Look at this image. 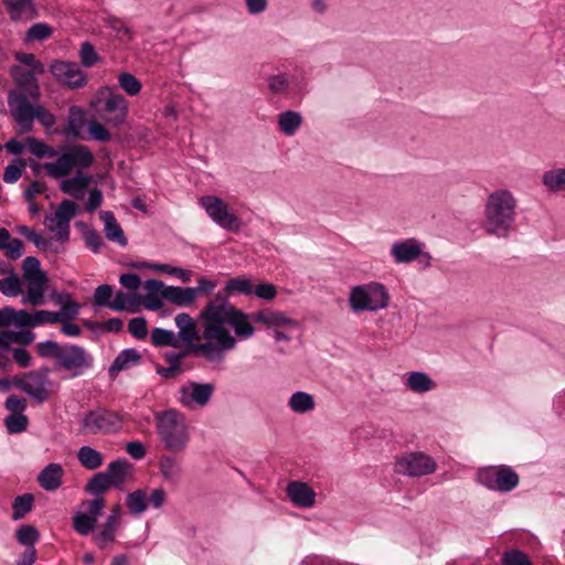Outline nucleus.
<instances>
[{
  "label": "nucleus",
  "mask_w": 565,
  "mask_h": 565,
  "mask_svg": "<svg viewBox=\"0 0 565 565\" xmlns=\"http://www.w3.org/2000/svg\"><path fill=\"white\" fill-rule=\"evenodd\" d=\"M516 207L518 201L511 191L499 189L491 192L483 207V232L499 239H508L516 232Z\"/></svg>",
  "instance_id": "1"
},
{
  "label": "nucleus",
  "mask_w": 565,
  "mask_h": 565,
  "mask_svg": "<svg viewBox=\"0 0 565 565\" xmlns=\"http://www.w3.org/2000/svg\"><path fill=\"white\" fill-rule=\"evenodd\" d=\"M230 308L235 307L228 302L225 294L218 291L214 299L210 300L200 312V319L203 323V338L209 341L215 340L214 345L223 354L236 347L235 338L224 327V324H227Z\"/></svg>",
  "instance_id": "2"
},
{
  "label": "nucleus",
  "mask_w": 565,
  "mask_h": 565,
  "mask_svg": "<svg viewBox=\"0 0 565 565\" xmlns=\"http://www.w3.org/2000/svg\"><path fill=\"white\" fill-rule=\"evenodd\" d=\"M156 427L166 450L172 454L183 452L190 440V431L185 416L170 408L156 414Z\"/></svg>",
  "instance_id": "3"
},
{
  "label": "nucleus",
  "mask_w": 565,
  "mask_h": 565,
  "mask_svg": "<svg viewBox=\"0 0 565 565\" xmlns=\"http://www.w3.org/2000/svg\"><path fill=\"white\" fill-rule=\"evenodd\" d=\"M13 75L15 87L8 94V106L12 117L26 109L32 103H38L41 96L40 85L32 72H21L15 67Z\"/></svg>",
  "instance_id": "4"
},
{
  "label": "nucleus",
  "mask_w": 565,
  "mask_h": 565,
  "mask_svg": "<svg viewBox=\"0 0 565 565\" xmlns=\"http://www.w3.org/2000/svg\"><path fill=\"white\" fill-rule=\"evenodd\" d=\"M64 150L55 162L44 163L47 174L54 179L66 177L74 168L79 170L89 168L94 162V154L84 145L62 147Z\"/></svg>",
  "instance_id": "5"
},
{
  "label": "nucleus",
  "mask_w": 565,
  "mask_h": 565,
  "mask_svg": "<svg viewBox=\"0 0 565 565\" xmlns=\"http://www.w3.org/2000/svg\"><path fill=\"white\" fill-rule=\"evenodd\" d=\"M122 416L110 408L97 407L86 412L79 422L82 435H110L121 430Z\"/></svg>",
  "instance_id": "6"
},
{
  "label": "nucleus",
  "mask_w": 565,
  "mask_h": 565,
  "mask_svg": "<svg viewBox=\"0 0 565 565\" xmlns=\"http://www.w3.org/2000/svg\"><path fill=\"white\" fill-rule=\"evenodd\" d=\"M349 302L354 312L377 311L388 306L390 295L384 285L369 282L354 286L351 289Z\"/></svg>",
  "instance_id": "7"
},
{
  "label": "nucleus",
  "mask_w": 565,
  "mask_h": 565,
  "mask_svg": "<svg viewBox=\"0 0 565 565\" xmlns=\"http://www.w3.org/2000/svg\"><path fill=\"white\" fill-rule=\"evenodd\" d=\"M51 369L42 366L39 370L14 376V386L31 396L38 404H43L50 396L49 374Z\"/></svg>",
  "instance_id": "8"
},
{
  "label": "nucleus",
  "mask_w": 565,
  "mask_h": 565,
  "mask_svg": "<svg viewBox=\"0 0 565 565\" xmlns=\"http://www.w3.org/2000/svg\"><path fill=\"white\" fill-rule=\"evenodd\" d=\"M82 507L85 511L76 512L72 516L74 531L81 536H87L93 533L105 508V499L97 497L93 500L83 501Z\"/></svg>",
  "instance_id": "9"
},
{
  "label": "nucleus",
  "mask_w": 565,
  "mask_h": 565,
  "mask_svg": "<svg viewBox=\"0 0 565 565\" xmlns=\"http://www.w3.org/2000/svg\"><path fill=\"white\" fill-rule=\"evenodd\" d=\"M200 204L218 226L232 232L239 231L242 222L234 213L228 212L225 201L214 195H205L200 199Z\"/></svg>",
  "instance_id": "10"
},
{
  "label": "nucleus",
  "mask_w": 565,
  "mask_h": 565,
  "mask_svg": "<svg viewBox=\"0 0 565 565\" xmlns=\"http://www.w3.org/2000/svg\"><path fill=\"white\" fill-rule=\"evenodd\" d=\"M56 366L77 377L93 366V358L83 347L68 344L63 347Z\"/></svg>",
  "instance_id": "11"
},
{
  "label": "nucleus",
  "mask_w": 565,
  "mask_h": 565,
  "mask_svg": "<svg viewBox=\"0 0 565 565\" xmlns=\"http://www.w3.org/2000/svg\"><path fill=\"white\" fill-rule=\"evenodd\" d=\"M53 77L70 89L83 88L87 84V75L76 62L55 60L50 65Z\"/></svg>",
  "instance_id": "12"
},
{
  "label": "nucleus",
  "mask_w": 565,
  "mask_h": 565,
  "mask_svg": "<svg viewBox=\"0 0 565 565\" xmlns=\"http://www.w3.org/2000/svg\"><path fill=\"white\" fill-rule=\"evenodd\" d=\"M436 469L434 459L423 452H411L396 462V470L408 477L433 473Z\"/></svg>",
  "instance_id": "13"
},
{
  "label": "nucleus",
  "mask_w": 565,
  "mask_h": 565,
  "mask_svg": "<svg viewBox=\"0 0 565 565\" xmlns=\"http://www.w3.org/2000/svg\"><path fill=\"white\" fill-rule=\"evenodd\" d=\"M215 388L214 383L190 381L179 390L181 395L180 402L185 407H191L192 405L204 407L210 403Z\"/></svg>",
  "instance_id": "14"
},
{
  "label": "nucleus",
  "mask_w": 565,
  "mask_h": 565,
  "mask_svg": "<svg viewBox=\"0 0 565 565\" xmlns=\"http://www.w3.org/2000/svg\"><path fill=\"white\" fill-rule=\"evenodd\" d=\"M19 126L20 132H30L33 130V121L38 119L44 127H52L55 125V116L42 105H30L26 109L22 110L12 117Z\"/></svg>",
  "instance_id": "15"
},
{
  "label": "nucleus",
  "mask_w": 565,
  "mask_h": 565,
  "mask_svg": "<svg viewBox=\"0 0 565 565\" xmlns=\"http://www.w3.org/2000/svg\"><path fill=\"white\" fill-rule=\"evenodd\" d=\"M184 345L180 344L177 349L180 361L182 362L188 356H202L209 363L222 362L224 354L221 350L214 345L213 341L206 340L203 343L196 342H183Z\"/></svg>",
  "instance_id": "16"
},
{
  "label": "nucleus",
  "mask_w": 565,
  "mask_h": 565,
  "mask_svg": "<svg viewBox=\"0 0 565 565\" xmlns=\"http://www.w3.org/2000/svg\"><path fill=\"white\" fill-rule=\"evenodd\" d=\"M103 110L108 115L105 118L106 122L118 128L122 126L127 119L128 104L122 95L111 93L105 99Z\"/></svg>",
  "instance_id": "17"
},
{
  "label": "nucleus",
  "mask_w": 565,
  "mask_h": 565,
  "mask_svg": "<svg viewBox=\"0 0 565 565\" xmlns=\"http://www.w3.org/2000/svg\"><path fill=\"white\" fill-rule=\"evenodd\" d=\"M424 244L416 238L396 242L392 245L391 254L397 264H408L423 255Z\"/></svg>",
  "instance_id": "18"
},
{
  "label": "nucleus",
  "mask_w": 565,
  "mask_h": 565,
  "mask_svg": "<svg viewBox=\"0 0 565 565\" xmlns=\"http://www.w3.org/2000/svg\"><path fill=\"white\" fill-rule=\"evenodd\" d=\"M287 497L299 508H311L316 503V492L306 482L291 481L286 488Z\"/></svg>",
  "instance_id": "19"
},
{
  "label": "nucleus",
  "mask_w": 565,
  "mask_h": 565,
  "mask_svg": "<svg viewBox=\"0 0 565 565\" xmlns=\"http://www.w3.org/2000/svg\"><path fill=\"white\" fill-rule=\"evenodd\" d=\"M64 469L61 463L52 462L45 466L36 477L42 489L49 492L57 490L63 482Z\"/></svg>",
  "instance_id": "20"
},
{
  "label": "nucleus",
  "mask_w": 565,
  "mask_h": 565,
  "mask_svg": "<svg viewBox=\"0 0 565 565\" xmlns=\"http://www.w3.org/2000/svg\"><path fill=\"white\" fill-rule=\"evenodd\" d=\"M92 177L83 174L78 171L73 178L62 180L60 189L63 193L76 199L82 200L85 196V190L92 183Z\"/></svg>",
  "instance_id": "21"
},
{
  "label": "nucleus",
  "mask_w": 565,
  "mask_h": 565,
  "mask_svg": "<svg viewBox=\"0 0 565 565\" xmlns=\"http://www.w3.org/2000/svg\"><path fill=\"white\" fill-rule=\"evenodd\" d=\"M249 315L241 309L230 308L227 324L234 329L235 335L239 338H250L255 328L249 322Z\"/></svg>",
  "instance_id": "22"
},
{
  "label": "nucleus",
  "mask_w": 565,
  "mask_h": 565,
  "mask_svg": "<svg viewBox=\"0 0 565 565\" xmlns=\"http://www.w3.org/2000/svg\"><path fill=\"white\" fill-rule=\"evenodd\" d=\"M174 321L179 329L177 334L179 342H195L199 340V330L195 320L189 313H178Z\"/></svg>",
  "instance_id": "23"
},
{
  "label": "nucleus",
  "mask_w": 565,
  "mask_h": 565,
  "mask_svg": "<svg viewBox=\"0 0 565 565\" xmlns=\"http://www.w3.org/2000/svg\"><path fill=\"white\" fill-rule=\"evenodd\" d=\"M141 360V354L136 349H125L115 358L108 369V374L115 379L119 372L137 365Z\"/></svg>",
  "instance_id": "24"
},
{
  "label": "nucleus",
  "mask_w": 565,
  "mask_h": 565,
  "mask_svg": "<svg viewBox=\"0 0 565 565\" xmlns=\"http://www.w3.org/2000/svg\"><path fill=\"white\" fill-rule=\"evenodd\" d=\"M132 465L127 459L111 461L105 470L114 488L121 489L127 477L132 473Z\"/></svg>",
  "instance_id": "25"
},
{
  "label": "nucleus",
  "mask_w": 565,
  "mask_h": 565,
  "mask_svg": "<svg viewBox=\"0 0 565 565\" xmlns=\"http://www.w3.org/2000/svg\"><path fill=\"white\" fill-rule=\"evenodd\" d=\"M11 20H30L36 17L33 0H4Z\"/></svg>",
  "instance_id": "26"
},
{
  "label": "nucleus",
  "mask_w": 565,
  "mask_h": 565,
  "mask_svg": "<svg viewBox=\"0 0 565 565\" xmlns=\"http://www.w3.org/2000/svg\"><path fill=\"white\" fill-rule=\"evenodd\" d=\"M99 218L104 222V232L107 239L117 243L121 247L127 246L128 241L114 214L109 211H102L99 213Z\"/></svg>",
  "instance_id": "27"
},
{
  "label": "nucleus",
  "mask_w": 565,
  "mask_h": 565,
  "mask_svg": "<svg viewBox=\"0 0 565 565\" xmlns=\"http://www.w3.org/2000/svg\"><path fill=\"white\" fill-rule=\"evenodd\" d=\"M163 299L179 307H189L194 303L192 287L168 286L163 290Z\"/></svg>",
  "instance_id": "28"
},
{
  "label": "nucleus",
  "mask_w": 565,
  "mask_h": 565,
  "mask_svg": "<svg viewBox=\"0 0 565 565\" xmlns=\"http://www.w3.org/2000/svg\"><path fill=\"white\" fill-rule=\"evenodd\" d=\"M142 302V297L139 294H128L122 290H118L115 295V299L110 305V309L115 311H129L136 312Z\"/></svg>",
  "instance_id": "29"
},
{
  "label": "nucleus",
  "mask_w": 565,
  "mask_h": 565,
  "mask_svg": "<svg viewBox=\"0 0 565 565\" xmlns=\"http://www.w3.org/2000/svg\"><path fill=\"white\" fill-rule=\"evenodd\" d=\"M406 386L414 393L423 394L434 390L436 383L427 373L413 371L408 373Z\"/></svg>",
  "instance_id": "30"
},
{
  "label": "nucleus",
  "mask_w": 565,
  "mask_h": 565,
  "mask_svg": "<svg viewBox=\"0 0 565 565\" xmlns=\"http://www.w3.org/2000/svg\"><path fill=\"white\" fill-rule=\"evenodd\" d=\"M134 268H149L158 273L168 274L178 277L182 282H189L192 277V273L188 269L180 267H173L168 264H150V263H134Z\"/></svg>",
  "instance_id": "31"
},
{
  "label": "nucleus",
  "mask_w": 565,
  "mask_h": 565,
  "mask_svg": "<svg viewBox=\"0 0 565 565\" xmlns=\"http://www.w3.org/2000/svg\"><path fill=\"white\" fill-rule=\"evenodd\" d=\"M159 468L163 479L175 481L182 472L181 460L171 455H163L159 459Z\"/></svg>",
  "instance_id": "32"
},
{
  "label": "nucleus",
  "mask_w": 565,
  "mask_h": 565,
  "mask_svg": "<svg viewBox=\"0 0 565 565\" xmlns=\"http://www.w3.org/2000/svg\"><path fill=\"white\" fill-rule=\"evenodd\" d=\"M28 282V290L26 295L23 298V302L30 303L32 306L42 305L44 302V291L45 285L47 282V277L29 279Z\"/></svg>",
  "instance_id": "33"
},
{
  "label": "nucleus",
  "mask_w": 565,
  "mask_h": 565,
  "mask_svg": "<svg viewBox=\"0 0 565 565\" xmlns=\"http://www.w3.org/2000/svg\"><path fill=\"white\" fill-rule=\"evenodd\" d=\"M302 124L300 113L286 110L278 115V127L286 136H294Z\"/></svg>",
  "instance_id": "34"
},
{
  "label": "nucleus",
  "mask_w": 565,
  "mask_h": 565,
  "mask_svg": "<svg viewBox=\"0 0 565 565\" xmlns=\"http://www.w3.org/2000/svg\"><path fill=\"white\" fill-rule=\"evenodd\" d=\"M288 406L297 414H306L315 408L316 402L311 394L298 391L289 397Z\"/></svg>",
  "instance_id": "35"
},
{
  "label": "nucleus",
  "mask_w": 565,
  "mask_h": 565,
  "mask_svg": "<svg viewBox=\"0 0 565 565\" xmlns=\"http://www.w3.org/2000/svg\"><path fill=\"white\" fill-rule=\"evenodd\" d=\"M220 292L225 294L226 298H228L232 294L235 292L249 296L253 294L252 279L245 276L231 278L226 281L224 289Z\"/></svg>",
  "instance_id": "36"
},
{
  "label": "nucleus",
  "mask_w": 565,
  "mask_h": 565,
  "mask_svg": "<svg viewBox=\"0 0 565 565\" xmlns=\"http://www.w3.org/2000/svg\"><path fill=\"white\" fill-rule=\"evenodd\" d=\"M85 125V111L77 107L72 106L68 110L67 126L65 134L75 138L81 137V130Z\"/></svg>",
  "instance_id": "37"
},
{
  "label": "nucleus",
  "mask_w": 565,
  "mask_h": 565,
  "mask_svg": "<svg viewBox=\"0 0 565 565\" xmlns=\"http://www.w3.org/2000/svg\"><path fill=\"white\" fill-rule=\"evenodd\" d=\"M542 183L551 192L565 191V167L545 171L542 175Z\"/></svg>",
  "instance_id": "38"
},
{
  "label": "nucleus",
  "mask_w": 565,
  "mask_h": 565,
  "mask_svg": "<svg viewBox=\"0 0 565 565\" xmlns=\"http://www.w3.org/2000/svg\"><path fill=\"white\" fill-rule=\"evenodd\" d=\"M77 459L81 465L88 470H95L103 465V455L89 446L79 448Z\"/></svg>",
  "instance_id": "39"
},
{
  "label": "nucleus",
  "mask_w": 565,
  "mask_h": 565,
  "mask_svg": "<svg viewBox=\"0 0 565 565\" xmlns=\"http://www.w3.org/2000/svg\"><path fill=\"white\" fill-rule=\"evenodd\" d=\"M519 483V476L508 466H502L498 469L497 490L501 492H509L514 489Z\"/></svg>",
  "instance_id": "40"
},
{
  "label": "nucleus",
  "mask_w": 565,
  "mask_h": 565,
  "mask_svg": "<svg viewBox=\"0 0 565 565\" xmlns=\"http://www.w3.org/2000/svg\"><path fill=\"white\" fill-rule=\"evenodd\" d=\"M118 527L104 522L97 533L93 535V542L99 550H105L115 542Z\"/></svg>",
  "instance_id": "41"
},
{
  "label": "nucleus",
  "mask_w": 565,
  "mask_h": 565,
  "mask_svg": "<svg viewBox=\"0 0 565 565\" xmlns=\"http://www.w3.org/2000/svg\"><path fill=\"white\" fill-rule=\"evenodd\" d=\"M33 504L34 495L32 493L18 495L12 502V519L14 521L23 519L29 512L32 511Z\"/></svg>",
  "instance_id": "42"
},
{
  "label": "nucleus",
  "mask_w": 565,
  "mask_h": 565,
  "mask_svg": "<svg viewBox=\"0 0 565 565\" xmlns=\"http://www.w3.org/2000/svg\"><path fill=\"white\" fill-rule=\"evenodd\" d=\"M151 342L154 347L180 348L177 334L163 328H154L151 331Z\"/></svg>",
  "instance_id": "43"
},
{
  "label": "nucleus",
  "mask_w": 565,
  "mask_h": 565,
  "mask_svg": "<svg viewBox=\"0 0 565 565\" xmlns=\"http://www.w3.org/2000/svg\"><path fill=\"white\" fill-rule=\"evenodd\" d=\"M126 505L131 514L138 515L147 510V493L142 489H137L126 497Z\"/></svg>",
  "instance_id": "44"
},
{
  "label": "nucleus",
  "mask_w": 565,
  "mask_h": 565,
  "mask_svg": "<svg viewBox=\"0 0 565 565\" xmlns=\"http://www.w3.org/2000/svg\"><path fill=\"white\" fill-rule=\"evenodd\" d=\"M15 539L26 548L34 547V544L40 540V532L34 525L23 524L15 531Z\"/></svg>",
  "instance_id": "45"
},
{
  "label": "nucleus",
  "mask_w": 565,
  "mask_h": 565,
  "mask_svg": "<svg viewBox=\"0 0 565 565\" xmlns=\"http://www.w3.org/2000/svg\"><path fill=\"white\" fill-rule=\"evenodd\" d=\"M25 145L30 152L39 159L53 158L57 156V151L53 147L45 145L35 137H26Z\"/></svg>",
  "instance_id": "46"
},
{
  "label": "nucleus",
  "mask_w": 565,
  "mask_h": 565,
  "mask_svg": "<svg viewBox=\"0 0 565 565\" xmlns=\"http://www.w3.org/2000/svg\"><path fill=\"white\" fill-rule=\"evenodd\" d=\"M110 480L108 479L105 471L97 472L94 475L86 486V492L93 495H99L111 488Z\"/></svg>",
  "instance_id": "47"
},
{
  "label": "nucleus",
  "mask_w": 565,
  "mask_h": 565,
  "mask_svg": "<svg viewBox=\"0 0 565 565\" xmlns=\"http://www.w3.org/2000/svg\"><path fill=\"white\" fill-rule=\"evenodd\" d=\"M53 34V29L47 23H35L31 25L24 36L25 42H35V41H44L51 38Z\"/></svg>",
  "instance_id": "48"
},
{
  "label": "nucleus",
  "mask_w": 565,
  "mask_h": 565,
  "mask_svg": "<svg viewBox=\"0 0 565 565\" xmlns=\"http://www.w3.org/2000/svg\"><path fill=\"white\" fill-rule=\"evenodd\" d=\"M22 269L25 280L47 277L45 271L41 269L40 260L33 256H28L23 259Z\"/></svg>",
  "instance_id": "49"
},
{
  "label": "nucleus",
  "mask_w": 565,
  "mask_h": 565,
  "mask_svg": "<svg viewBox=\"0 0 565 565\" xmlns=\"http://www.w3.org/2000/svg\"><path fill=\"white\" fill-rule=\"evenodd\" d=\"M29 418L24 414H9L4 418V426L9 434H20L26 430Z\"/></svg>",
  "instance_id": "50"
},
{
  "label": "nucleus",
  "mask_w": 565,
  "mask_h": 565,
  "mask_svg": "<svg viewBox=\"0 0 565 565\" xmlns=\"http://www.w3.org/2000/svg\"><path fill=\"white\" fill-rule=\"evenodd\" d=\"M119 86L130 96H136L141 90V82L132 74L124 72L118 75Z\"/></svg>",
  "instance_id": "51"
},
{
  "label": "nucleus",
  "mask_w": 565,
  "mask_h": 565,
  "mask_svg": "<svg viewBox=\"0 0 565 565\" xmlns=\"http://www.w3.org/2000/svg\"><path fill=\"white\" fill-rule=\"evenodd\" d=\"M17 232L23 235L28 241L32 242L40 250H47L50 248V241L43 238L33 228L26 225H18Z\"/></svg>",
  "instance_id": "52"
},
{
  "label": "nucleus",
  "mask_w": 565,
  "mask_h": 565,
  "mask_svg": "<svg viewBox=\"0 0 565 565\" xmlns=\"http://www.w3.org/2000/svg\"><path fill=\"white\" fill-rule=\"evenodd\" d=\"M64 345H61L56 341L46 340L36 344L38 353L42 358H53L56 361L60 358L61 351Z\"/></svg>",
  "instance_id": "53"
},
{
  "label": "nucleus",
  "mask_w": 565,
  "mask_h": 565,
  "mask_svg": "<svg viewBox=\"0 0 565 565\" xmlns=\"http://www.w3.org/2000/svg\"><path fill=\"white\" fill-rule=\"evenodd\" d=\"M0 291L8 297H15L21 292V281L15 274L0 280Z\"/></svg>",
  "instance_id": "54"
},
{
  "label": "nucleus",
  "mask_w": 565,
  "mask_h": 565,
  "mask_svg": "<svg viewBox=\"0 0 565 565\" xmlns=\"http://www.w3.org/2000/svg\"><path fill=\"white\" fill-rule=\"evenodd\" d=\"M81 63L85 67H92L99 62L100 57L89 42H84L79 49Z\"/></svg>",
  "instance_id": "55"
},
{
  "label": "nucleus",
  "mask_w": 565,
  "mask_h": 565,
  "mask_svg": "<svg viewBox=\"0 0 565 565\" xmlns=\"http://www.w3.org/2000/svg\"><path fill=\"white\" fill-rule=\"evenodd\" d=\"M76 212V203L72 200L65 199L60 203L54 216H56V218L64 221V223L70 224V221L75 216Z\"/></svg>",
  "instance_id": "56"
},
{
  "label": "nucleus",
  "mask_w": 565,
  "mask_h": 565,
  "mask_svg": "<svg viewBox=\"0 0 565 565\" xmlns=\"http://www.w3.org/2000/svg\"><path fill=\"white\" fill-rule=\"evenodd\" d=\"M25 167V161L23 159H17L14 163L8 164L4 169L3 181L6 183H14L22 175V170Z\"/></svg>",
  "instance_id": "57"
},
{
  "label": "nucleus",
  "mask_w": 565,
  "mask_h": 565,
  "mask_svg": "<svg viewBox=\"0 0 565 565\" xmlns=\"http://www.w3.org/2000/svg\"><path fill=\"white\" fill-rule=\"evenodd\" d=\"M478 481L490 490H497L498 469L493 467L482 468L478 471Z\"/></svg>",
  "instance_id": "58"
},
{
  "label": "nucleus",
  "mask_w": 565,
  "mask_h": 565,
  "mask_svg": "<svg viewBox=\"0 0 565 565\" xmlns=\"http://www.w3.org/2000/svg\"><path fill=\"white\" fill-rule=\"evenodd\" d=\"M268 88L274 94H284L289 87V81L286 74H275L267 78Z\"/></svg>",
  "instance_id": "59"
},
{
  "label": "nucleus",
  "mask_w": 565,
  "mask_h": 565,
  "mask_svg": "<svg viewBox=\"0 0 565 565\" xmlns=\"http://www.w3.org/2000/svg\"><path fill=\"white\" fill-rule=\"evenodd\" d=\"M113 296V287L110 285L104 284L99 285L94 292V302L97 306L109 307L113 301L110 298Z\"/></svg>",
  "instance_id": "60"
},
{
  "label": "nucleus",
  "mask_w": 565,
  "mask_h": 565,
  "mask_svg": "<svg viewBox=\"0 0 565 565\" xmlns=\"http://www.w3.org/2000/svg\"><path fill=\"white\" fill-rule=\"evenodd\" d=\"M128 331L137 339H145L148 334L147 320L143 317L132 318L128 322Z\"/></svg>",
  "instance_id": "61"
},
{
  "label": "nucleus",
  "mask_w": 565,
  "mask_h": 565,
  "mask_svg": "<svg viewBox=\"0 0 565 565\" xmlns=\"http://www.w3.org/2000/svg\"><path fill=\"white\" fill-rule=\"evenodd\" d=\"M84 239L86 246L95 254L99 253V249L104 246L102 236L94 228H86Z\"/></svg>",
  "instance_id": "62"
},
{
  "label": "nucleus",
  "mask_w": 565,
  "mask_h": 565,
  "mask_svg": "<svg viewBox=\"0 0 565 565\" xmlns=\"http://www.w3.org/2000/svg\"><path fill=\"white\" fill-rule=\"evenodd\" d=\"M503 565H532L529 557L519 550L505 552L502 558Z\"/></svg>",
  "instance_id": "63"
},
{
  "label": "nucleus",
  "mask_w": 565,
  "mask_h": 565,
  "mask_svg": "<svg viewBox=\"0 0 565 565\" xmlns=\"http://www.w3.org/2000/svg\"><path fill=\"white\" fill-rule=\"evenodd\" d=\"M88 130L92 137L100 142H107L111 139L110 132L98 121H90L88 124Z\"/></svg>",
  "instance_id": "64"
}]
</instances>
